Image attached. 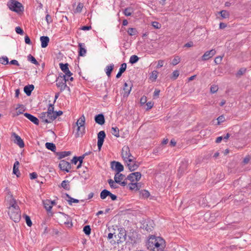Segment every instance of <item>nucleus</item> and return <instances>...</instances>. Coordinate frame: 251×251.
Wrapping results in <instances>:
<instances>
[{
  "instance_id": "obj_24",
  "label": "nucleus",
  "mask_w": 251,
  "mask_h": 251,
  "mask_svg": "<svg viewBox=\"0 0 251 251\" xmlns=\"http://www.w3.org/2000/svg\"><path fill=\"white\" fill-rule=\"evenodd\" d=\"M34 86L32 84L27 85L25 86L24 91L27 96H30L32 91L33 90Z\"/></svg>"
},
{
  "instance_id": "obj_23",
  "label": "nucleus",
  "mask_w": 251,
  "mask_h": 251,
  "mask_svg": "<svg viewBox=\"0 0 251 251\" xmlns=\"http://www.w3.org/2000/svg\"><path fill=\"white\" fill-rule=\"evenodd\" d=\"M78 54L79 56H84L86 53V50L85 49V44L84 43L78 44Z\"/></svg>"
},
{
  "instance_id": "obj_33",
  "label": "nucleus",
  "mask_w": 251,
  "mask_h": 251,
  "mask_svg": "<svg viewBox=\"0 0 251 251\" xmlns=\"http://www.w3.org/2000/svg\"><path fill=\"white\" fill-rule=\"evenodd\" d=\"M85 122V116L83 115L80 117V118L77 120L76 124L77 126H84Z\"/></svg>"
},
{
  "instance_id": "obj_21",
  "label": "nucleus",
  "mask_w": 251,
  "mask_h": 251,
  "mask_svg": "<svg viewBox=\"0 0 251 251\" xmlns=\"http://www.w3.org/2000/svg\"><path fill=\"white\" fill-rule=\"evenodd\" d=\"M95 122L100 125H102L105 123V119L102 114H99L95 117Z\"/></svg>"
},
{
  "instance_id": "obj_22",
  "label": "nucleus",
  "mask_w": 251,
  "mask_h": 251,
  "mask_svg": "<svg viewBox=\"0 0 251 251\" xmlns=\"http://www.w3.org/2000/svg\"><path fill=\"white\" fill-rule=\"evenodd\" d=\"M40 39L41 42V47L43 48H46L50 41L49 37L48 36H43L40 37Z\"/></svg>"
},
{
  "instance_id": "obj_11",
  "label": "nucleus",
  "mask_w": 251,
  "mask_h": 251,
  "mask_svg": "<svg viewBox=\"0 0 251 251\" xmlns=\"http://www.w3.org/2000/svg\"><path fill=\"white\" fill-rule=\"evenodd\" d=\"M114 236L117 239L118 243L123 242L126 240V231L121 228L118 235H115Z\"/></svg>"
},
{
  "instance_id": "obj_52",
  "label": "nucleus",
  "mask_w": 251,
  "mask_h": 251,
  "mask_svg": "<svg viewBox=\"0 0 251 251\" xmlns=\"http://www.w3.org/2000/svg\"><path fill=\"white\" fill-rule=\"evenodd\" d=\"M152 26L155 29H159L161 27V24L157 22H152L151 23Z\"/></svg>"
},
{
  "instance_id": "obj_18",
  "label": "nucleus",
  "mask_w": 251,
  "mask_h": 251,
  "mask_svg": "<svg viewBox=\"0 0 251 251\" xmlns=\"http://www.w3.org/2000/svg\"><path fill=\"white\" fill-rule=\"evenodd\" d=\"M127 166L130 171H133L136 170L140 166V163L137 162L135 160L134 161L126 162Z\"/></svg>"
},
{
  "instance_id": "obj_31",
  "label": "nucleus",
  "mask_w": 251,
  "mask_h": 251,
  "mask_svg": "<svg viewBox=\"0 0 251 251\" xmlns=\"http://www.w3.org/2000/svg\"><path fill=\"white\" fill-rule=\"evenodd\" d=\"M129 189L131 190H138L141 187V185L138 183L131 182L129 184Z\"/></svg>"
},
{
  "instance_id": "obj_17",
  "label": "nucleus",
  "mask_w": 251,
  "mask_h": 251,
  "mask_svg": "<svg viewBox=\"0 0 251 251\" xmlns=\"http://www.w3.org/2000/svg\"><path fill=\"white\" fill-rule=\"evenodd\" d=\"M216 52V50L214 49L206 51L201 57L202 60L203 61L207 60L213 56Z\"/></svg>"
},
{
  "instance_id": "obj_19",
  "label": "nucleus",
  "mask_w": 251,
  "mask_h": 251,
  "mask_svg": "<svg viewBox=\"0 0 251 251\" xmlns=\"http://www.w3.org/2000/svg\"><path fill=\"white\" fill-rule=\"evenodd\" d=\"M24 115L26 118H27L28 120H29L31 122L34 123L35 125H39V121L38 119L36 117L28 113H25L24 114Z\"/></svg>"
},
{
  "instance_id": "obj_35",
  "label": "nucleus",
  "mask_w": 251,
  "mask_h": 251,
  "mask_svg": "<svg viewBox=\"0 0 251 251\" xmlns=\"http://www.w3.org/2000/svg\"><path fill=\"white\" fill-rule=\"evenodd\" d=\"M65 195L68 198L67 201L70 205H72L73 202L78 203L79 201L78 200L72 198L69 194L67 193L65 194Z\"/></svg>"
},
{
  "instance_id": "obj_54",
  "label": "nucleus",
  "mask_w": 251,
  "mask_h": 251,
  "mask_svg": "<svg viewBox=\"0 0 251 251\" xmlns=\"http://www.w3.org/2000/svg\"><path fill=\"white\" fill-rule=\"evenodd\" d=\"M179 75V71L178 70H175L173 72L172 76L171 78L175 80L177 78Z\"/></svg>"
},
{
  "instance_id": "obj_12",
  "label": "nucleus",
  "mask_w": 251,
  "mask_h": 251,
  "mask_svg": "<svg viewBox=\"0 0 251 251\" xmlns=\"http://www.w3.org/2000/svg\"><path fill=\"white\" fill-rule=\"evenodd\" d=\"M111 168L115 170L117 173L122 172L124 169L123 165L121 163L115 161L111 162Z\"/></svg>"
},
{
  "instance_id": "obj_2",
  "label": "nucleus",
  "mask_w": 251,
  "mask_h": 251,
  "mask_svg": "<svg viewBox=\"0 0 251 251\" xmlns=\"http://www.w3.org/2000/svg\"><path fill=\"white\" fill-rule=\"evenodd\" d=\"M8 209V215L10 219L15 223L19 222L21 217V211L15 199L11 198Z\"/></svg>"
},
{
  "instance_id": "obj_4",
  "label": "nucleus",
  "mask_w": 251,
  "mask_h": 251,
  "mask_svg": "<svg viewBox=\"0 0 251 251\" xmlns=\"http://www.w3.org/2000/svg\"><path fill=\"white\" fill-rule=\"evenodd\" d=\"M69 80L67 79L66 75H64L62 73L60 74L56 79V85L60 89V92L65 90L66 88L70 89L69 87L67 86L66 82Z\"/></svg>"
},
{
  "instance_id": "obj_5",
  "label": "nucleus",
  "mask_w": 251,
  "mask_h": 251,
  "mask_svg": "<svg viewBox=\"0 0 251 251\" xmlns=\"http://www.w3.org/2000/svg\"><path fill=\"white\" fill-rule=\"evenodd\" d=\"M7 5L10 10L18 13L23 12L24 10L22 3L16 0H10L7 2Z\"/></svg>"
},
{
  "instance_id": "obj_47",
  "label": "nucleus",
  "mask_w": 251,
  "mask_h": 251,
  "mask_svg": "<svg viewBox=\"0 0 251 251\" xmlns=\"http://www.w3.org/2000/svg\"><path fill=\"white\" fill-rule=\"evenodd\" d=\"M83 7V4L79 2L76 8L75 9V13H79L82 11V8Z\"/></svg>"
},
{
  "instance_id": "obj_38",
  "label": "nucleus",
  "mask_w": 251,
  "mask_h": 251,
  "mask_svg": "<svg viewBox=\"0 0 251 251\" xmlns=\"http://www.w3.org/2000/svg\"><path fill=\"white\" fill-rule=\"evenodd\" d=\"M111 133L116 137H120L119 129L117 126H112Z\"/></svg>"
},
{
  "instance_id": "obj_13",
  "label": "nucleus",
  "mask_w": 251,
  "mask_h": 251,
  "mask_svg": "<svg viewBox=\"0 0 251 251\" xmlns=\"http://www.w3.org/2000/svg\"><path fill=\"white\" fill-rule=\"evenodd\" d=\"M68 66H69V65L68 63H65V64H63L62 63H59L60 68L61 70L65 74L64 75H66V77L67 76H71L73 75V73H71L70 72V71L69 70Z\"/></svg>"
},
{
  "instance_id": "obj_39",
  "label": "nucleus",
  "mask_w": 251,
  "mask_h": 251,
  "mask_svg": "<svg viewBox=\"0 0 251 251\" xmlns=\"http://www.w3.org/2000/svg\"><path fill=\"white\" fill-rule=\"evenodd\" d=\"M61 186L66 190H69L70 189L69 181L68 180H63L61 183Z\"/></svg>"
},
{
  "instance_id": "obj_46",
  "label": "nucleus",
  "mask_w": 251,
  "mask_h": 251,
  "mask_svg": "<svg viewBox=\"0 0 251 251\" xmlns=\"http://www.w3.org/2000/svg\"><path fill=\"white\" fill-rule=\"evenodd\" d=\"M180 61V58L178 56H175L174 59L172 60L171 64L173 66H176L178 64Z\"/></svg>"
},
{
  "instance_id": "obj_55",
  "label": "nucleus",
  "mask_w": 251,
  "mask_h": 251,
  "mask_svg": "<svg viewBox=\"0 0 251 251\" xmlns=\"http://www.w3.org/2000/svg\"><path fill=\"white\" fill-rule=\"evenodd\" d=\"M223 56H218L216 57L214 60V62L216 64H220L221 63Z\"/></svg>"
},
{
  "instance_id": "obj_9",
  "label": "nucleus",
  "mask_w": 251,
  "mask_h": 251,
  "mask_svg": "<svg viewBox=\"0 0 251 251\" xmlns=\"http://www.w3.org/2000/svg\"><path fill=\"white\" fill-rule=\"evenodd\" d=\"M59 167L61 170L68 173L71 169V165L69 162L62 160L59 162Z\"/></svg>"
},
{
  "instance_id": "obj_32",
  "label": "nucleus",
  "mask_w": 251,
  "mask_h": 251,
  "mask_svg": "<svg viewBox=\"0 0 251 251\" xmlns=\"http://www.w3.org/2000/svg\"><path fill=\"white\" fill-rule=\"evenodd\" d=\"M85 127L83 126H77V132L76 133V137H81L85 133Z\"/></svg>"
},
{
  "instance_id": "obj_27",
  "label": "nucleus",
  "mask_w": 251,
  "mask_h": 251,
  "mask_svg": "<svg viewBox=\"0 0 251 251\" xmlns=\"http://www.w3.org/2000/svg\"><path fill=\"white\" fill-rule=\"evenodd\" d=\"M45 208L47 211H50L52 208V202L51 201L49 200H46L43 201Z\"/></svg>"
},
{
  "instance_id": "obj_6",
  "label": "nucleus",
  "mask_w": 251,
  "mask_h": 251,
  "mask_svg": "<svg viewBox=\"0 0 251 251\" xmlns=\"http://www.w3.org/2000/svg\"><path fill=\"white\" fill-rule=\"evenodd\" d=\"M122 157L123 160L126 162H132L134 160H136V158L131 155L130 152V150L127 146H125L123 147L122 150Z\"/></svg>"
},
{
  "instance_id": "obj_16",
  "label": "nucleus",
  "mask_w": 251,
  "mask_h": 251,
  "mask_svg": "<svg viewBox=\"0 0 251 251\" xmlns=\"http://www.w3.org/2000/svg\"><path fill=\"white\" fill-rule=\"evenodd\" d=\"M132 86V84L131 83V81H129V82H125L124 85V97H127L129 94H130V92L131 90V88Z\"/></svg>"
},
{
  "instance_id": "obj_42",
  "label": "nucleus",
  "mask_w": 251,
  "mask_h": 251,
  "mask_svg": "<svg viewBox=\"0 0 251 251\" xmlns=\"http://www.w3.org/2000/svg\"><path fill=\"white\" fill-rule=\"evenodd\" d=\"M158 72L157 71L154 70L151 72V75L150 76V78L152 81H155L158 75Z\"/></svg>"
},
{
  "instance_id": "obj_8",
  "label": "nucleus",
  "mask_w": 251,
  "mask_h": 251,
  "mask_svg": "<svg viewBox=\"0 0 251 251\" xmlns=\"http://www.w3.org/2000/svg\"><path fill=\"white\" fill-rule=\"evenodd\" d=\"M106 135L104 131L102 130L100 131L98 134V147L99 150H101V147L103 145L104 140L105 138Z\"/></svg>"
},
{
  "instance_id": "obj_3",
  "label": "nucleus",
  "mask_w": 251,
  "mask_h": 251,
  "mask_svg": "<svg viewBox=\"0 0 251 251\" xmlns=\"http://www.w3.org/2000/svg\"><path fill=\"white\" fill-rule=\"evenodd\" d=\"M53 104H50L47 112H43L40 114L39 119L45 124L51 123L55 119L53 115Z\"/></svg>"
},
{
  "instance_id": "obj_57",
  "label": "nucleus",
  "mask_w": 251,
  "mask_h": 251,
  "mask_svg": "<svg viewBox=\"0 0 251 251\" xmlns=\"http://www.w3.org/2000/svg\"><path fill=\"white\" fill-rule=\"evenodd\" d=\"M15 31L17 34L20 35H23L24 33L23 30L20 26H17L15 28Z\"/></svg>"
},
{
  "instance_id": "obj_36",
  "label": "nucleus",
  "mask_w": 251,
  "mask_h": 251,
  "mask_svg": "<svg viewBox=\"0 0 251 251\" xmlns=\"http://www.w3.org/2000/svg\"><path fill=\"white\" fill-rule=\"evenodd\" d=\"M110 194V191H108L107 190L104 189L101 192L100 194V198L102 200H104L107 197L109 196Z\"/></svg>"
},
{
  "instance_id": "obj_1",
  "label": "nucleus",
  "mask_w": 251,
  "mask_h": 251,
  "mask_svg": "<svg viewBox=\"0 0 251 251\" xmlns=\"http://www.w3.org/2000/svg\"><path fill=\"white\" fill-rule=\"evenodd\" d=\"M147 246L151 251H163L166 247V242L162 237L151 235L148 240Z\"/></svg>"
},
{
  "instance_id": "obj_64",
  "label": "nucleus",
  "mask_w": 251,
  "mask_h": 251,
  "mask_svg": "<svg viewBox=\"0 0 251 251\" xmlns=\"http://www.w3.org/2000/svg\"><path fill=\"white\" fill-rule=\"evenodd\" d=\"M25 43L27 44L31 45L32 44L29 37L27 35H26L25 36Z\"/></svg>"
},
{
  "instance_id": "obj_25",
  "label": "nucleus",
  "mask_w": 251,
  "mask_h": 251,
  "mask_svg": "<svg viewBox=\"0 0 251 251\" xmlns=\"http://www.w3.org/2000/svg\"><path fill=\"white\" fill-rule=\"evenodd\" d=\"M20 163L18 161H16L14 164L13 169V173L16 175L17 177H19L20 175V173L19 170V166Z\"/></svg>"
},
{
  "instance_id": "obj_48",
  "label": "nucleus",
  "mask_w": 251,
  "mask_h": 251,
  "mask_svg": "<svg viewBox=\"0 0 251 251\" xmlns=\"http://www.w3.org/2000/svg\"><path fill=\"white\" fill-rule=\"evenodd\" d=\"M23 216L25 218V220L27 225L28 226H31L32 224V222L30 220V217L25 214Z\"/></svg>"
},
{
  "instance_id": "obj_44",
  "label": "nucleus",
  "mask_w": 251,
  "mask_h": 251,
  "mask_svg": "<svg viewBox=\"0 0 251 251\" xmlns=\"http://www.w3.org/2000/svg\"><path fill=\"white\" fill-rule=\"evenodd\" d=\"M83 231L86 235H89L91 233V231L90 226L89 225H86L84 226L83 229Z\"/></svg>"
},
{
  "instance_id": "obj_43",
  "label": "nucleus",
  "mask_w": 251,
  "mask_h": 251,
  "mask_svg": "<svg viewBox=\"0 0 251 251\" xmlns=\"http://www.w3.org/2000/svg\"><path fill=\"white\" fill-rule=\"evenodd\" d=\"M139 60V57L136 55H133L130 56L129 59V63L133 64L136 63Z\"/></svg>"
},
{
  "instance_id": "obj_15",
  "label": "nucleus",
  "mask_w": 251,
  "mask_h": 251,
  "mask_svg": "<svg viewBox=\"0 0 251 251\" xmlns=\"http://www.w3.org/2000/svg\"><path fill=\"white\" fill-rule=\"evenodd\" d=\"M188 161L185 159L182 160L180 163V166L178 169V173L182 174L187 170L188 166Z\"/></svg>"
},
{
  "instance_id": "obj_14",
  "label": "nucleus",
  "mask_w": 251,
  "mask_h": 251,
  "mask_svg": "<svg viewBox=\"0 0 251 251\" xmlns=\"http://www.w3.org/2000/svg\"><path fill=\"white\" fill-rule=\"evenodd\" d=\"M12 136L14 138L13 141L14 143L17 144L20 148L24 147V142L18 135L15 133H13Z\"/></svg>"
},
{
  "instance_id": "obj_60",
  "label": "nucleus",
  "mask_w": 251,
  "mask_h": 251,
  "mask_svg": "<svg viewBox=\"0 0 251 251\" xmlns=\"http://www.w3.org/2000/svg\"><path fill=\"white\" fill-rule=\"evenodd\" d=\"M62 114L63 112L62 111H54V109H53V116L55 117V119L57 118V116H60Z\"/></svg>"
},
{
  "instance_id": "obj_59",
  "label": "nucleus",
  "mask_w": 251,
  "mask_h": 251,
  "mask_svg": "<svg viewBox=\"0 0 251 251\" xmlns=\"http://www.w3.org/2000/svg\"><path fill=\"white\" fill-rule=\"evenodd\" d=\"M217 120L218 121V125H220L225 121V118L223 115H221L219 116Z\"/></svg>"
},
{
  "instance_id": "obj_41",
  "label": "nucleus",
  "mask_w": 251,
  "mask_h": 251,
  "mask_svg": "<svg viewBox=\"0 0 251 251\" xmlns=\"http://www.w3.org/2000/svg\"><path fill=\"white\" fill-rule=\"evenodd\" d=\"M27 60L31 62L32 63L35 64V65H38L39 63L38 62H37V61L36 60V59L34 57H33L32 55H31V54H29L28 56H27Z\"/></svg>"
},
{
  "instance_id": "obj_45",
  "label": "nucleus",
  "mask_w": 251,
  "mask_h": 251,
  "mask_svg": "<svg viewBox=\"0 0 251 251\" xmlns=\"http://www.w3.org/2000/svg\"><path fill=\"white\" fill-rule=\"evenodd\" d=\"M0 63L3 65L8 64L9 63L8 57L6 56L0 57Z\"/></svg>"
},
{
  "instance_id": "obj_37",
  "label": "nucleus",
  "mask_w": 251,
  "mask_h": 251,
  "mask_svg": "<svg viewBox=\"0 0 251 251\" xmlns=\"http://www.w3.org/2000/svg\"><path fill=\"white\" fill-rule=\"evenodd\" d=\"M45 146L47 149L52 151L54 152L56 150V146L53 143L47 142L46 143Z\"/></svg>"
},
{
  "instance_id": "obj_10",
  "label": "nucleus",
  "mask_w": 251,
  "mask_h": 251,
  "mask_svg": "<svg viewBox=\"0 0 251 251\" xmlns=\"http://www.w3.org/2000/svg\"><path fill=\"white\" fill-rule=\"evenodd\" d=\"M141 177V174L140 172H134L131 173L127 176L126 179L133 182L134 181H138Z\"/></svg>"
},
{
  "instance_id": "obj_40",
  "label": "nucleus",
  "mask_w": 251,
  "mask_h": 251,
  "mask_svg": "<svg viewBox=\"0 0 251 251\" xmlns=\"http://www.w3.org/2000/svg\"><path fill=\"white\" fill-rule=\"evenodd\" d=\"M127 32L130 36L136 35L138 33L136 28L132 27L129 28L127 30Z\"/></svg>"
},
{
  "instance_id": "obj_50",
  "label": "nucleus",
  "mask_w": 251,
  "mask_h": 251,
  "mask_svg": "<svg viewBox=\"0 0 251 251\" xmlns=\"http://www.w3.org/2000/svg\"><path fill=\"white\" fill-rule=\"evenodd\" d=\"M220 13L223 18H226L229 16V12L226 10H222L220 12Z\"/></svg>"
},
{
  "instance_id": "obj_56",
  "label": "nucleus",
  "mask_w": 251,
  "mask_h": 251,
  "mask_svg": "<svg viewBox=\"0 0 251 251\" xmlns=\"http://www.w3.org/2000/svg\"><path fill=\"white\" fill-rule=\"evenodd\" d=\"M218 90V87L217 85H212L210 87V92L211 93H215Z\"/></svg>"
},
{
  "instance_id": "obj_49",
  "label": "nucleus",
  "mask_w": 251,
  "mask_h": 251,
  "mask_svg": "<svg viewBox=\"0 0 251 251\" xmlns=\"http://www.w3.org/2000/svg\"><path fill=\"white\" fill-rule=\"evenodd\" d=\"M108 182L111 188L113 189H116L118 188V185L115 184L114 181L112 179H110L108 180Z\"/></svg>"
},
{
  "instance_id": "obj_29",
  "label": "nucleus",
  "mask_w": 251,
  "mask_h": 251,
  "mask_svg": "<svg viewBox=\"0 0 251 251\" xmlns=\"http://www.w3.org/2000/svg\"><path fill=\"white\" fill-rule=\"evenodd\" d=\"M114 64H111L109 65H107L105 69V72L106 74V75L110 77L111 76V72L113 71L114 69Z\"/></svg>"
},
{
  "instance_id": "obj_53",
  "label": "nucleus",
  "mask_w": 251,
  "mask_h": 251,
  "mask_svg": "<svg viewBox=\"0 0 251 251\" xmlns=\"http://www.w3.org/2000/svg\"><path fill=\"white\" fill-rule=\"evenodd\" d=\"M246 71V69L245 68H241L237 73L236 76H240L243 75Z\"/></svg>"
},
{
  "instance_id": "obj_34",
  "label": "nucleus",
  "mask_w": 251,
  "mask_h": 251,
  "mask_svg": "<svg viewBox=\"0 0 251 251\" xmlns=\"http://www.w3.org/2000/svg\"><path fill=\"white\" fill-rule=\"evenodd\" d=\"M134 9L132 7H128L125 9L123 13L126 16H130L133 13Z\"/></svg>"
},
{
  "instance_id": "obj_61",
  "label": "nucleus",
  "mask_w": 251,
  "mask_h": 251,
  "mask_svg": "<svg viewBox=\"0 0 251 251\" xmlns=\"http://www.w3.org/2000/svg\"><path fill=\"white\" fill-rule=\"evenodd\" d=\"M140 101L141 105L144 104L147 102V97L143 96L141 98Z\"/></svg>"
},
{
  "instance_id": "obj_62",
  "label": "nucleus",
  "mask_w": 251,
  "mask_h": 251,
  "mask_svg": "<svg viewBox=\"0 0 251 251\" xmlns=\"http://www.w3.org/2000/svg\"><path fill=\"white\" fill-rule=\"evenodd\" d=\"M164 65V61L163 60H159L158 61L156 68H160L162 67Z\"/></svg>"
},
{
  "instance_id": "obj_20",
  "label": "nucleus",
  "mask_w": 251,
  "mask_h": 251,
  "mask_svg": "<svg viewBox=\"0 0 251 251\" xmlns=\"http://www.w3.org/2000/svg\"><path fill=\"white\" fill-rule=\"evenodd\" d=\"M154 223L152 220H149L143 224V227L148 231H151L154 227Z\"/></svg>"
},
{
  "instance_id": "obj_26",
  "label": "nucleus",
  "mask_w": 251,
  "mask_h": 251,
  "mask_svg": "<svg viewBox=\"0 0 251 251\" xmlns=\"http://www.w3.org/2000/svg\"><path fill=\"white\" fill-rule=\"evenodd\" d=\"M56 155L58 157V159H61L64 157L68 156L71 154L70 151H64L56 152Z\"/></svg>"
},
{
  "instance_id": "obj_30",
  "label": "nucleus",
  "mask_w": 251,
  "mask_h": 251,
  "mask_svg": "<svg viewBox=\"0 0 251 251\" xmlns=\"http://www.w3.org/2000/svg\"><path fill=\"white\" fill-rule=\"evenodd\" d=\"M16 112L14 114L13 116H17L23 113L25 110V108L23 105H19V106L16 108Z\"/></svg>"
},
{
  "instance_id": "obj_28",
  "label": "nucleus",
  "mask_w": 251,
  "mask_h": 251,
  "mask_svg": "<svg viewBox=\"0 0 251 251\" xmlns=\"http://www.w3.org/2000/svg\"><path fill=\"white\" fill-rule=\"evenodd\" d=\"M61 214L62 216V218L66 220V221H64V224L67 225H70L71 226H72V220L70 217L63 213H61Z\"/></svg>"
},
{
  "instance_id": "obj_63",
  "label": "nucleus",
  "mask_w": 251,
  "mask_h": 251,
  "mask_svg": "<svg viewBox=\"0 0 251 251\" xmlns=\"http://www.w3.org/2000/svg\"><path fill=\"white\" fill-rule=\"evenodd\" d=\"M46 21L48 24L51 23L52 22L51 17L50 15L47 14L46 16Z\"/></svg>"
},
{
  "instance_id": "obj_51",
  "label": "nucleus",
  "mask_w": 251,
  "mask_h": 251,
  "mask_svg": "<svg viewBox=\"0 0 251 251\" xmlns=\"http://www.w3.org/2000/svg\"><path fill=\"white\" fill-rule=\"evenodd\" d=\"M141 194L142 195V196L144 198H148L150 195L149 191L146 190H142L141 192Z\"/></svg>"
},
{
  "instance_id": "obj_7",
  "label": "nucleus",
  "mask_w": 251,
  "mask_h": 251,
  "mask_svg": "<svg viewBox=\"0 0 251 251\" xmlns=\"http://www.w3.org/2000/svg\"><path fill=\"white\" fill-rule=\"evenodd\" d=\"M125 177V176L124 175L120 174V173H116L114 176L115 182L117 183H119L122 186H125L127 184V182L125 180L122 181Z\"/></svg>"
},
{
  "instance_id": "obj_58",
  "label": "nucleus",
  "mask_w": 251,
  "mask_h": 251,
  "mask_svg": "<svg viewBox=\"0 0 251 251\" xmlns=\"http://www.w3.org/2000/svg\"><path fill=\"white\" fill-rule=\"evenodd\" d=\"M126 64L125 63H124L121 64V67L119 69V71L123 73L126 71Z\"/></svg>"
}]
</instances>
